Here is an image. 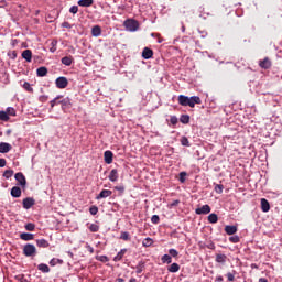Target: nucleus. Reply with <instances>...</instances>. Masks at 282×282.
Wrapping results in <instances>:
<instances>
[{"instance_id": "nucleus-48", "label": "nucleus", "mask_w": 282, "mask_h": 282, "mask_svg": "<svg viewBox=\"0 0 282 282\" xmlns=\"http://www.w3.org/2000/svg\"><path fill=\"white\" fill-rule=\"evenodd\" d=\"M186 175H187V173L186 172H181L180 173V182H181V184H184V182H186Z\"/></svg>"}, {"instance_id": "nucleus-28", "label": "nucleus", "mask_w": 282, "mask_h": 282, "mask_svg": "<svg viewBox=\"0 0 282 282\" xmlns=\"http://www.w3.org/2000/svg\"><path fill=\"white\" fill-rule=\"evenodd\" d=\"M124 254H127V249H121L117 256L113 258V261L118 262V261H122V258L124 257Z\"/></svg>"}, {"instance_id": "nucleus-13", "label": "nucleus", "mask_w": 282, "mask_h": 282, "mask_svg": "<svg viewBox=\"0 0 282 282\" xmlns=\"http://www.w3.org/2000/svg\"><path fill=\"white\" fill-rule=\"evenodd\" d=\"M142 58L149 61V58H153V50L149 47H144L142 51Z\"/></svg>"}, {"instance_id": "nucleus-33", "label": "nucleus", "mask_w": 282, "mask_h": 282, "mask_svg": "<svg viewBox=\"0 0 282 282\" xmlns=\"http://www.w3.org/2000/svg\"><path fill=\"white\" fill-rule=\"evenodd\" d=\"M162 263H173V258L171 257V254H164L161 258Z\"/></svg>"}, {"instance_id": "nucleus-35", "label": "nucleus", "mask_w": 282, "mask_h": 282, "mask_svg": "<svg viewBox=\"0 0 282 282\" xmlns=\"http://www.w3.org/2000/svg\"><path fill=\"white\" fill-rule=\"evenodd\" d=\"M180 122H182V124H188V122H191V116L188 115H182L180 117Z\"/></svg>"}, {"instance_id": "nucleus-52", "label": "nucleus", "mask_w": 282, "mask_h": 282, "mask_svg": "<svg viewBox=\"0 0 282 282\" xmlns=\"http://www.w3.org/2000/svg\"><path fill=\"white\" fill-rule=\"evenodd\" d=\"M39 100H40V102H47V100H50V96H47V95H41V96L39 97Z\"/></svg>"}, {"instance_id": "nucleus-17", "label": "nucleus", "mask_w": 282, "mask_h": 282, "mask_svg": "<svg viewBox=\"0 0 282 282\" xmlns=\"http://www.w3.org/2000/svg\"><path fill=\"white\" fill-rule=\"evenodd\" d=\"M22 58H24V61H26V63H32V51L24 50L22 52Z\"/></svg>"}, {"instance_id": "nucleus-49", "label": "nucleus", "mask_w": 282, "mask_h": 282, "mask_svg": "<svg viewBox=\"0 0 282 282\" xmlns=\"http://www.w3.org/2000/svg\"><path fill=\"white\" fill-rule=\"evenodd\" d=\"M169 254H170L171 258L172 257L175 258L180 254V252L176 249H170Z\"/></svg>"}, {"instance_id": "nucleus-27", "label": "nucleus", "mask_w": 282, "mask_h": 282, "mask_svg": "<svg viewBox=\"0 0 282 282\" xmlns=\"http://www.w3.org/2000/svg\"><path fill=\"white\" fill-rule=\"evenodd\" d=\"M167 272H172L173 274H175V272H180V264L177 262L172 263L167 268Z\"/></svg>"}, {"instance_id": "nucleus-23", "label": "nucleus", "mask_w": 282, "mask_h": 282, "mask_svg": "<svg viewBox=\"0 0 282 282\" xmlns=\"http://www.w3.org/2000/svg\"><path fill=\"white\" fill-rule=\"evenodd\" d=\"M36 75H37L40 78H43L44 76H47V67H45V66L39 67V68L36 69Z\"/></svg>"}, {"instance_id": "nucleus-14", "label": "nucleus", "mask_w": 282, "mask_h": 282, "mask_svg": "<svg viewBox=\"0 0 282 282\" xmlns=\"http://www.w3.org/2000/svg\"><path fill=\"white\" fill-rule=\"evenodd\" d=\"M118 177H120V175L118 174V170L112 169V170L110 171V174L108 175V180H109L110 182H118Z\"/></svg>"}, {"instance_id": "nucleus-61", "label": "nucleus", "mask_w": 282, "mask_h": 282, "mask_svg": "<svg viewBox=\"0 0 282 282\" xmlns=\"http://www.w3.org/2000/svg\"><path fill=\"white\" fill-rule=\"evenodd\" d=\"M199 32H200L202 39H206V36H208V32L206 31H199Z\"/></svg>"}, {"instance_id": "nucleus-4", "label": "nucleus", "mask_w": 282, "mask_h": 282, "mask_svg": "<svg viewBox=\"0 0 282 282\" xmlns=\"http://www.w3.org/2000/svg\"><path fill=\"white\" fill-rule=\"evenodd\" d=\"M55 85L57 89H65L69 85V80H67V77H57L55 80Z\"/></svg>"}, {"instance_id": "nucleus-60", "label": "nucleus", "mask_w": 282, "mask_h": 282, "mask_svg": "<svg viewBox=\"0 0 282 282\" xmlns=\"http://www.w3.org/2000/svg\"><path fill=\"white\" fill-rule=\"evenodd\" d=\"M7 161L6 159H0V169H3V166H6Z\"/></svg>"}, {"instance_id": "nucleus-57", "label": "nucleus", "mask_w": 282, "mask_h": 282, "mask_svg": "<svg viewBox=\"0 0 282 282\" xmlns=\"http://www.w3.org/2000/svg\"><path fill=\"white\" fill-rule=\"evenodd\" d=\"M62 28H66L67 30H72V24L67 21L62 23Z\"/></svg>"}, {"instance_id": "nucleus-25", "label": "nucleus", "mask_w": 282, "mask_h": 282, "mask_svg": "<svg viewBox=\"0 0 282 282\" xmlns=\"http://www.w3.org/2000/svg\"><path fill=\"white\" fill-rule=\"evenodd\" d=\"M74 63V58L72 56H65L62 58V65H65L66 67L72 66Z\"/></svg>"}, {"instance_id": "nucleus-30", "label": "nucleus", "mask_w": 282, "mask_h": 282, "mask_svg": "<svg viewBox=\"0 0 282 282\" xmlns=\"http://www.w3.org/2000/svg\"><path fill=\"white\" fill-rule=\"evenodd\" d=\"M151 246H153V238H145L142 241V247L143 248H151Z\"/></svg>"}, {"instance_id": "nucleus-21", "label": "nucleus", "mask_w": 282, "mask_h": 282, "mask_svg": "<svg viewBox=\"0 0 282 282\" xmlns=\"http://www.w3.org/2000/svg\"><path fill=\"white\" fill-rule=\"evenodd\" d=\"M100 34H102V29L100 28V25H95L91 28V36H100Z\"/></svg>"}, {"instance_id": "nucleus-47", "label": "nucleus", "mask_w": 282, "mask_h": 282, "mask_svg": "<svg viewBox=\"0 0 282 282\" xmlns=\"http://www.w3.org/2000/svg\"><path fill=\"white\" fill-rule=\"evenodd\" d=\"M229 241H230V243H239L240 238H239V236H231V237H229Z\"/></svg>"}, {"instance_id": "nucleus-53", "label": "nucleus", "mask_w": 282, "mask_h": 282, "mask_svg": "<svg viewBox=\"0 0 282 282\" xmlns=\"http://www.w3.org/2000/svg\"><path fill=\"white\" fill-rule=\"evenodd\" d=\"M170 122L173 126L177 124V122H178L177 116H171L170 117Z\"/></svg>"}, {"instance_id": "nucleus-31", "label": "nucleus", "mask_w": 282, "mask_h": 282, "mask_svg": "<svg viewBox=\"0 0 282 282\" xmlns=\"http://www.w3.org/2000/svg\"><path fill=\"white\" fill-rule=\"evenodd\" d=\"M226 254L224 253H218L216 254V263H226Z\"/></svg>"}, {"instance_id": "nucleus-39", "label": "nucleus", "mask_w": 282, "mask_h": 282, "mask_svg": "<svg viewBox=\"0 0 282 282\" xmlns=\"http://www.w3.org/2000/svg\"><path fill=\"white\" fill-rule=\"evenodd\" d=\"M58 45V40H52L51 42V48H50V52L52 54H54V52H56V46Z\"/></svg>"}, {"instance_id": "nucleus-41", "label": "nucleus", "mask_w": 282, "mask_h": 282, "mask_svg": "<svg viewBox=\"0 0 282 282\" xmlns=\"http://www.w3.org/2000/svg\"><path fill=\"white\" fill-rule=\"evenodd\" d=\"M25 230H29V232H34L36 225L34 223H29L24 226Z\"/></svg>"}, {"instance_id": "nucleus-56", "label": "nucleus", "mask_w": 282, "mask_h": 282, "mask_svg": "<svg viewBox=\"0 0 282 282\" xmlns=\"http://www.w3.org/2000/svg\"><path fill=\"white\" fill-rule=\"evenodd\" d=\"M227 280L235 281V271H234V273H230V272L227 273Z\"/></svg>"}, {"instance_id": "nucleus-12", "label": "nucleus", "mask_w": 282, "mask_h": 282, "mask_svg": "<svg viewBox=\"0 0 282 282\" xmlns=\"http://www.w3.org/2000/svg\"><path fill=\"white\" fill-rule=\"evenodd\" d=\"M104 160L106 164H111L113 162V152L111 150L105 151Z\"/></svg>"}, {"instance_id": "nucleus-19", "label": "nucleus", "mask_w": 282, "mask_h": 282, "mask_svg": "<svg viewBox=\"0 0 282 282\" xmlns=\"http://www.w3.org/2000/svg\"><path fill=\"white\" fill-rule=\"evenodd\" d=\"M225 232L227 235H235V234H237V226H235V225H227L225 227Z\"/></svg>"}, {"instance_id": "nucleus-42", "label": "nucleus", "mask_w": 282, "mask_h": 282, "mask_svg": "<svg viewBox=\"0 0 282 282\" xmlns=\"http://www.w3.org/2000/svg\"><path fill=\"white\" fill-rule=\"evenodd\" d=\"M14 175V171L13 170H6L3 173V177L6 180H10V177H12Z\"/></svg>"}, {"instance_id": "nucleus-15", "label": "nucleus", "mask_w": 282, "mask_h": 282, "mask_svg": "<svg viewBox=\"0 0 282 282\" xmlns=\"http://www.w3.org/2000/svg\"><path fill=\"white\" fill-rule=\"evenodd\" d=\"M261 210L262 213H269L270 212V202L265 198H261Z\"/></svg>"}, {"instance_id": "nucleus-5", "label": "nucleus", "mask_w": 282, "mask_h": 282, "mask_svg": "<svg viewBox=\"0 0 282 282\" xmlns=\"http://www.w3.org/2000/svg\"><path fill=\"white\" fill-rule=\"evenodd\" d=\"M34 204H36V200L32 197H26L22 200V206H23L24 210H30V208H32V206H34Z\"/></svg>"}, {"instance_id": "nucleus-64", "label": "nucleus", "mask_w": 282, "mask_h": 282, "mask_svg": "<svg viewBox=\"0 0 282 282\" xmlns=\"http://www.w3.org/2000/svg\"><path fill=\"white\" fill-rule=\"evenodd\" d=\"M258 282H268V279H265V278H260Z\"/></svg>"}, {"instance_id": "nucleus-10", "label": "nucleus", "mask_w": 282, "mask_h": 282, "mask_svg": "<svg viewBox=\"0 0 282 282\" xmlns=\"http://www.w3.org/2000/svg\"><path fill=\"white\" fill-rule=\"evenodd\" d=\"M195 105H202V98L199 96H192L188 97V106L187 107H195Z\"/></svg>"}, {"instance_id": "nucleus-38", "label": "nucleus", "mask_w": 282, "mask_h": 282, "mask_svg": "<svg viewBox=\"0 0 282 282\" xmlns=\"http://www.w3.org/2000/svg\"><path fill=\"white\" fill-rule=\"evenodd\" d=\"M0 120H2V122H8V120H10V117L8 116L7 111H0Z\"/></svg>"}, {"instance_id": "nucleus-51", "label": "nucleus", "mask_w": 282, "mask_h": 282, "mask_svg": "<svg viewBox=\"0 0 282 282\" xmlns=\"http://www.w3.org/2000/svg\"><path fill=\"white\" fill-rule=\"evenodd\" d=\"M69 12L70 14H78V6H72Z\"/></svg>"}, {"instance_id": "nucleus-62", "label": "nucleus", "mask_w": 282, "mask_h": 282, "mask_svg": "<svg viewBox=\"0 0 282 282\" xmlns=\"http://www.w3.org/2000/svg\"><path fill=\"white\" fill-rule=\"evenodd\" d=\"M208 250H215V243L210 242L207 245Z\"/></svg>"}, {"instance_id": "nucleus-36", "label": "nucleus", "mask_w": 282, "mask_h": 282, "mask_svg": "<svg viewBox=\"0 0 282 282\" xmlns=\"http://www.w3.org/2000/svg\"><path fill=\"white\" fill-rule=\"evenodd\" d=\"M208 221L209 224H217V221H219V217L217 216V214H210L208 216Z\"/></svg>"}, {"instance_id": "nucleus-20", "label": "nucleus", "mask_w": 282, "mask_h": 282, "mask_svg": "<svg viewBox=\"0 0 282 282\" xmlns=\"http://www.w3.org/2000/svg\"><path fill=\"white\" fill-rule=\"evenodd\" d=\"M37 248H50V242L46 239H37L36 240Z\"/></svg>"}, {"instance_id": "nucleus-18", "label": "nucleus", "mask_w": 282, "mask_h": 282, "mask_svg": "<svg viewBox=\"0 0 282 282\" xmlns=\"http://www.w3.org/2000/svg\"><path fill=\"white\" fill-rule=\"evenodd\" d=\"M11 197H14L15 199L21 197V187L19 186H13L11 188Z\"/></svg>"}, {"instance_id": "nucleus-44", "label": "nucleus", "mask_w": 282, "mask_h": 282, "mask_svg": "<svg viewBox=\"0 0 282 282\" xmlns=\"http://www.w3.org/2000/svg\"><path fill=\"white\" fill-rule=\"evenodd\" d=\"M214 191L218 194L221 195L224 193V186L221 184H216L214 187Z\"/></svg>"}, {"instance_id": "nucleus-45", "label": "nucleus", "mask_w": 282, "mask_h": 282, "mask_svg": "<svg viewBox=\"0 0 282 282\" xmlns=\"http://www.w3.org/2000/svg\"><path fill=\"white\" fill-rule=\"evenodd\" d=\"M6 111H7V116H9V117L10 116H13V117L17 116V110L12 107H8Z\"/></svg>"}, {"instance_id": "nucleus-58", "label": "nucleus", "mask_w": 282, "mask_h": 282, "mask_svg": "<svg viewBox=\"0 0 282 282\" xmlns=\"http://www.w3.org/2000/svg\"><path fill=\"white\" fill-rule=\"evenodd\" d=\"M175 206H180V199H175L170 204L171 208H175Z\"/></svg>"}, {"instance_id": "nucleus-50", "label": "nucleus", "mask_w": 282, "mask_h": 282, "mask_svg": "<svg viewBox=\"0 0 282 282\" xmlns=\"http://www.w3.org/2000/svg\"><path fill=\"white\" fill-rule=\"evenodd\" d=\"M89 213H90V215H98V207L97 206H90Z\"/></svg>"}, {"instance_id": "nucleus-1", "label": "nucleus", "mask_w": 282, "mask_h": 282, "mask_svg": "<svg viewBox=\"0 0 282 282\" xmlns=\"http://www.w3.org/2000/svg\"><path fill=\"white\" fill-rule=\"evenodd\" d=\"M123 26L126 28L127 32H138L140 22H138V20L127 19L123 22Z\"/></svg>"}, {"instance_id": "nucleus-7", "label": "nucleus", "mask_w": 282, "mask_h": 282, "mask_svg": "<svg viewBox=\"0 0 282 282\" xmlns=\"http://www.w3.org/2000/svg\"><path fill=\"white\" fill-rule=\"evenodd\" d=\"M259 66L261 69H270V67H272V61H270V57H264L259 61Z\"/></svg>"}, {"instance_id": "nucleus-46", "label": "nucleus", "mask_w": 282, "mask_h": 282, "mask_svg": "<svg viewBox=\"0 0 282 282\" xmlns=\"http://www.w3.org/2000/svg\"><path fill=\"white\" fill-rule=\"evenodd\" d=\"M88 228L90 232H98V230H100V226H98L97 224H91Z\"/></svg>"}, {"instance_id": "nucleus-43", "label": "nucleus", "mask_w": 282, "mask_h": 282, "mask_svg": "<svg viewBox=\"0 0 282 282\" xmlns=\"http://www.w3.org/2000/svg\"><path fill=\"white\" fill-rule=\"evenodd\" d=\"M181 144H182V147H191V141H188L187 137H182Z\"/></svg>"}, {"instance_id": "nucleus-32", "label": "nucleus", "mask_w": 282, "mask_h": 282, "mask_svg": "<svg viewBox=\"0 0 282 282\" xmlns=\"http://www.w3.org/2000/svg\"><path fill=\"white\" fill-rule=\"evenodd\" d=\"M50 265H52V268H54V265H63V259L53 258L50 261Z\"/></svg>"}, {"instance_id": "nucleus-11", "label": "nucleus", "mask_w": 282, "mask_h": 282, "mask_svg": "<svg viewBox=\"0 0 282 282\" xmlns=\"http://www.w3.org/2000/svg\"><path fill=\"white\" fill-rule=\"evenodd\" d=\"M12 151V145L8 142L0 143V153H10Z\"/></svg>"}, {"instance_id": "nucleus-55", "label": "nucleus", "mask_w": 282, "mask_h": 282, "mask_svg": "<svg viewBox=\"0 0 282 282\" xmlns=\"http://www.w3.org/2000/svg\"><path fill=\"white\" fill-rule=\"evenodd\" d=\"M115 191H118L119 193H124V185L115 186Z\"/></svg>"}, {"instance_id": "nucleus-16", "label": "nucleus", "mask_w": 282, "mask_h": 282, "mask_svg": "<svg viewBox=\"0 0 282 282\" xmlns=\"http://www.w3.org/2000/svg\"><path fill=\"white\" fill-rule=\"evenodd\" d=\"M188 96L186 95L178 96V105H181L182 107H188Z\"/></svg>"}, {"instance_id": "nucleus-34", "label": "nucleus", "mask_w": 282, "mask_h": 282, "mask_svg": "<svg viewBox=\"0 0 282 282\" xmlns=\"http://www.w3.org/2000/svg\"><path fill=\"white\" fill-rule=\"evenodd\" d=\"M120 239H122V241H130L131 235L129 234V231H121Z\"/></svg>"}, {"instance_id": "nucleus-63", "label": "nucleus", "mask_w": 282, "mask_h": 282, "mask_svg": "<svg viewBox=\"0 0 282 282\" xmlns=\"http://www.w3.org/2000/svg\"><path fill=\"white\" fill-rule=\"evenodd\" d=\"M216 281H217V282H223V281H224V276L218 275V276L216 278Z\"/></svg>"}, {"instance_id": "nucleus-6", "label": "nucleus", "mask_w": 282, "mask_h": 282, "mask_svg": "<svg viewBox=\"0 0 282 282\" xmlns=\"http://www.w3.org/2000/svg\"><path fill=\"white\" fill-rule=\"evenodd\" d=\"M62 111L67 112V109H72V99L69 97L61 100Z\"/></svg>"}, {"instance_id": "nucleus-8", "label": "nucleus", "mask_w": 282, "mask_h": 282, "mask_svg": "<svg viewBox=\"0 0 282 282\" xmlns=\"http://www.w3.org/2000/svg\"><path fill=\"white\" fill-rule=\"evenodd\" d=\"M113 192L111 189H102L97 196L96 199H107V197H111Z\"/></svg>"}, {"instance_id": "nucleus-40", "label": "nucleus", "mask_w": 282, "mask_h": 282, "mask_svg": "<svg viewBox=\"0 0 282 282\" xmlns=\"http://www.w3.org/2000/svg\"><path fill=\"white\" fill-rule=\"evenodd\" d=\"M23 89H25V91H29V94H33L34 93V88H32V86L28 82H24Z\"/></svg>"}, {"instance_id": "nucleus-29", "label": "nucleus", "mask_w": 282, "mask_h": 282, "mask_svg": "<svg viewBox=\"0 0 282 282\" xmlns=\"http://www.w3.org/2000/svg\"><path fill=\"white\" fill-rule=\"evenodd\" d=\"M37 270H40V272H43L44 274H47L50 272V267L45 263H40L37 265Z\"/></svg>"}, {"instance_id": "nucleus-37", "label": "nucleus", "mask_w": 282, "mask_h": 282, "mask_svg": "<svg viewBox=\"0 0 282 282\" xmlns=\"http://www.w3.org/2000/svg\"><path fill=\"white\" fill-rule=\"evenodd\" d=\"M135 272L137 274H142V272L144 271V262L143 261H140L137 267H135Z\"/></svg>"}, {"instance_id": "nucleus-22", "label": "nucleus", "mask_w": 282, "mask_h": 282, "mask_svg": "<svg viewBox=\"0 0 282 282\" xmlns=\"http://www.w3.org/2000/svg\"><path fill=\"white\" fill-rule=\"evenodd\" d=\"M77 3L80 8H89L94 6V0H79Z\"/></svg>"}, {"instance_id": "nucleus-24", "label": "nucleus", "mask_w": 282, "mask_h": 282, "mask_svg": "<svg viewBox=\"0 0 282 282\" xmlns=\"http://www.w3.org/2000/svg\"><path fill=\"white\" fill-rule=\"evenodd\" d=\"M20 239L23 241H32V239H34V234L23 232L20 235Z\"/></svg>"}, {"instance_id": "nucleus-9", "label": "nucleus", "mask_w": 282, "mask_h": 282, "mask_svg": "<svg viewBox=\"0 0 282 282\" xmlns=\"http://www.w3.org/2000/svg\"><path fill=\"white\" fill-rule=\"evenodd\" d=\"M196 215H208L210 213V205H203L195 209Z\"/></svg>"}, {"instance_id": "nucleus-59", "label": "nucleus", "mask_w": 282, "mask_h": 282, "mask_svg": "<svg viewBox=\"0 0 282 282\" xmlns=\"http://www.w3.org/2000/svg\"><path fill=\"white\" fill-rule=\"evenodd\" d=\"M86 249L88 250V252H90V254H94V247H91V245L86 243Z\"/></svg>"}, {"instance_id": "nucleus-3", "label": "nucleus", "mask_w": 282, "mask_h": 282, "mask_svg": "<svg viewBox=\"0 0 282 282\" xmlns=\"http://www.w3.org/2000/svg\"><path fill=\"white\" fill-rule=\"evenodd\" d=\"M14 177L18 182V186H21V188H28V180H25V175H23V172L15 173Z\"/></svg>"}, {"instance_id": "nucleus-26", "label": "nucleus", "mask_w": 282, "mask_h": 282, "mask_svg": "<svg viewBox=\"0 0 282 282\" xmlns=\"http://www.w3.org/2000/svg\"><path fill=\"white\" fill-rule=\"evenodd\" d=\"M61 98H63V95H58L53 100L50 101V105H51L50 111L51 112L54 110V107H56V105H58V100H61Z\"/></svg>"}, {"instance_id": "nucleus-2", "label": "nucleus", "mask_w": 282, "mask_h": 282, "mask_svg": "<svg viewBox=\"0 0 282 282\" xmlns=\"http://www.w3.org/2000/svg\"><path fill=\"white\" fill-rule=\"evenodd\" d=\"M24 257H36V247L32 243H26L23 247Z\"/></svg>"}, {"instance_id": "nucleus-54", "label": "nucleus", "mask_w": 282, "mask_h": 282, "mask_svg": "<svg viewBox=\"0 0 282 282\" xmlns=\"http://www.w3.org/2000/svg\"><path fill=\"white\" fill-rule=\"evenodd\" d=\"M151 221H152V224H160V216L153 215V216L151 217Z\"/></svg>"}]
</instances>
